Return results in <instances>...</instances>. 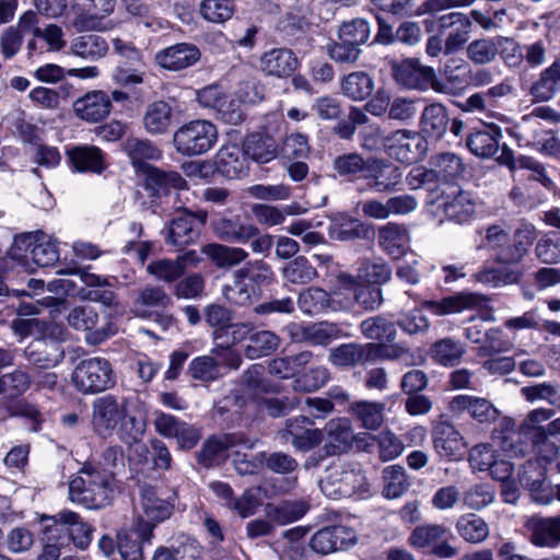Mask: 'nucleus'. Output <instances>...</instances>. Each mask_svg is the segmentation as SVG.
Returning <instances> with one entry per match:
<instances>
[{"instance_id":"1","label":"nucleus","mask_w":560,"mask_h":560,"mask_svg":"<svg viewBox=\"0 0 560 560\" xmlns=\"http://www.w3.org/2000/svg\"><path fill=\"white\" fill-rule=\"evenodd\" d=\"M115 492L114 475L91 466H84L79 476L69 483L70 500L89 509H103L109 505Z\"/></svg>"},{"instance_id":"2","label":"nucleus","mask_w":560,"mask_h":560,"mask_svg":"<svg viewBox=\"0 0 560 560\" xmlns=\"http://www.w3.org/2000/svg\"><path fill=\"white\" fill-rule=\"evenodd\" d=\"M319 487L332 500L351 497L364 499L371 494V485L364 471L352 464L336 463L329 466Z\"/></svg>"},{"instance_id":"3","label":"nucleus","mask_w":560,"mask_h":560,"mask_svg":"<svg viewBox=\"0 0 560 560\" xmlns=\"http://www.w3.org/2000/svg\"><path fill=\"white\" fill-rule=\"evenodd\" d=\"M218 140L217 127L209 120L195 119L179 127L173 136L175 150L184 156L207 153Z\"/></svg>"},{"instance_id":"4","label":"nucleus","mask_w":560,"mask_h":560,"mask_svg":"<svg viewBox=\"0 0 560 560\" xmlns=\"http://www.w3.org/2000/svg\"><path fill=\"white\" fill-rule=\"evenodd\" d=\"M143 174L144 187L152 198V212L159 215L171 214L168 203L178 197L177 190L186 187L185 179L177 172H165L155 166Z\"/></svg>"},{"instance_id":"5","label":"nucleus","mask_w":560,"mask_h":560,"mask_svg":"<svg viewBox=\"0 0 560 560\" xmlns=\"http://www.w3.org/2000/svg\"><path fill=\"white\" fill-rule=\"evenodd\" d=\"M72 383L83 394H96L113 387L116 380L109 361L94 357L82 360L74 368Z\"/></svg>"},{"instance_id":"6","label":"nucleus","mask_w":560,"mask_h":560,"mask_svg":"<svg viewBox=\"0 0 560 560\" xmlns=\"http://www.w3.org/2000/svg\"><path fill=\"white\" fill-rule=\"evenodd\" d=\"M28 250L33 262L38 267H51L59 260L56 242L42 231L15 236L9 254L13 259H21Z\"/></svg>"},{"instance_id":"7","label":"nucleus","mask_w":560,"mask_h":560,"mask_svg":"<svg viewBox=\"0 0 560 560\" xmlns=\"http://www.w3.org/2000/svg\"><path fill=\"white\" fill-rule=\"evenodd\" d=\"M451 529L443 524H423L413 528L408 544L416 549H430L441 559H452L458 555V548L450 544Z\"/></svg>"},{"instance_id":"8","label":"nucleus","mask_w":560,"mask_h":560,"mask_svg":"<svg viewBox=\"0 0 560 560\" xmlns=\"http://www.w3.org/2000/svg\"><path fill=\"white\" fill-rule=\"evenodd\" d=\"M383 148L390 158L411 164L425 156L428 142L421 132L398 129L384 137Z\"/></svg>"},{"instance_id":"9","label":"nucleus","mask_w":560,"mask_h":560,"mask_svg":"<svg viewBox=\"0 0 560 560\" xmlns=\"http://www.w3.org/2000/svg\"><path fill=\"white\" fill-rule=\"evenodd\" d=\"M428 202L436 206V211L442 212L450 221L458 224L470 220L476 211V205L469 192L457 186L443 184L442 189Z\"/></svg>"},{"instance_id":"10","label":"nucleus","mask_w":560,"mask_h":560,"mask_svg":"<svg viewBox=\"0 0 560 560\" xmlns=\"http://www.w3.org/2000/svg\"><path fill=\"white\" fill-rule=\"evenodd\" d=\"M126 405L125 398H117L113 395L97 398L92 406L93 430L102 436L110 435L126 417Z\"/></svg>"},{"instance_id":"11","label":"nucleus","mask_w":560,"mask_h":560,"mask_svg":"<svg viewBox=\"0 0 560 560\" xmlns=\"http://www.w3.org/2000/svg\"><path fill=\"white\" fill-rule=\"evenodd\" d=\"M395 81L407 89L425 91L434 88L436 73L432 67L422 65L416 58H406L392 67Z\"/></svg>"},{"instance_id":"12","label":"nucleus","mask_w":560,"mask_h":560,"mask_svg":"<svg viewBox=\"0 0 560 560\" xmlns=\"http://www.w3.org/2000/svg\"><path fill=\"white\" fill-rule=\"evenodd\" d=\"M154 524L138 518L130 529L117 533V549L122 560H144L143 546L151 544Z\"/></svg>"},{"instance_id":"13","label":"nucleus","mask_w":560,"mask_h":560,"mask_svg":"<svg viewBox=\"0 0 560 560\" xmlns=\"http://www.w3.org/2000/svg\"><path fill=\"white\" fill-rule=\"evenodd\" d=\"M24 355L30 364L35 368L52 369L63 360L65 350L57 338L45 331L27 345L24 349Z\"/></svg>"},{"instance_id":"14","label":"nucleus","mask_w":560,"mask_h":560,"mask_svg":"<svg viewBox=\"0 0 560 560\" xmlns=\"http://www.w3.org/2000/svg\"><path fill=\"white\" fill-rule=\"evenodd\" d=\"M432 442L436 454L451 460L460 459L467 447L464 436L448 421H439L433 427Z\"/></svg>"},{"instance_id":"15","label":"nucleus","mask_w":560,"mask_h":560,"mask_svg":"<svg viewBox=\"0 0 560 560\" xmlns=\"http://www.w3.org/2000/svg\"><path fill=\"white\" fill-rule=\"evenodd\" d=\"M236 445H244L246 448H253L254 442H249L241 434H222L209 438L196 454L197 460L203 467H212L221 463L225 457V452Z\"/></svg>"},{"instance_id":"16","label":"nucleus","mask_w":560,"mask_h":560,"mask_svg":"<svg viewBox=\"0 0 560 560\" xmlns=\"http://www.w3.org/2000/svg\"><path fill=\"white\" fill-rule=\"evenodd\" d=\"M177 213L170 222L165 242L175 247H185L198 240L200 231L197 228V217L187 209L173 206Z\"/></svg>"},{"instance_id":"17","label":"nucleus","mask_w":560,"mask_h":560,"mask_svg":"<svg viewBox=\"0 0 560 560\" xmlns=\"http://www.w3.org/2000/svg\"><path fill=\"white\" fill-rule=\"evenodd\" d=\"M313 424L306 416L288 419L282 430V438L299 451H310L317 446L323 438L320 430L313 428Z\"/></svg>"},{"instance_id":"18","label":"nucleus","mask_w":560,"mask_h":560,"mask_svg":"<svg viewBox=\"0 0 560 560\" xmlns=\"http://www.w3.org/2000/svg\"><path fill=\"white\" fill-rule=\"evenodd\" d=\"M355 540L357 537L352 529L345 526H331L316 532L310 540V547L316 553L328 555L347 549L354 545Z\"/></svg>"},{"instance_id":"19","label":"nucleus","mask_w":560,"mask_h":560,"mask_svg":"<svg viewBox=\"0 0 560 560\" xmlns=\"http://www.w3.org/2000/svg\"><path fill=\"white\" fill-rule=\"evenodd\" d=\"M42 521L59 525L66 532V535L69 536V544L72 541L80 549H86L92 541V526L83 522L72 511L63 510L55 515H44Z\"/></svg>"},{"instance_id":"20","label":"nucleus","mask_w":560,"mask_h":560,"mask_svg":"<svg viewBox=\"0 0 560 560\" xmlns=\"http://www.w3.org/2000/svg\"><path fill=\"white\" fill-rule=\"evenodd\" d=\"M67 322L75 330L92 331L89 340L93 343H100L105 340L109 335L114 334L110 323L105 327L96 328L98 323V313L96 310L88 304L78 305L70 310Z\"/></svg>"},{"instance_id":"21","label":"nucleus","mask_w":560,"mask_h":560,"mask_svg":"<svg viewBox=\"0 0 560 560\" xmlns=\"http://www.w3.org/2000/svg\"><path fill=\"white\" fill-rule=\"evenodd\" d=\"M378 349L376 343H341L329 350L328 361L336 368L350 369L365 364L372 358L375 350Z\"/></svg>"},{"instance_id":"22","label":"nucleus","mask_w":560,"mask_h":560,"mask_svg":"<svg viewBox=\"0 0 560 560\" xmlns=\"http://www.w3.org/2000/svg\"><path fill=\"white\" fill-rule=\"evenodd\" d=\"M200 50L192 44L179 43L158 51L155 62L163 69L180 71L200 59Z\"/></svg>"},{"instance_id":"23","label":"nucleus","mask_w":560,"mask_h":560,"mask_svg":"<svg viewBox=\"0 0 560 560\" xmlns=\"http://www.w3.org/2000/svg\"><path fill=\"white\" fill-rule=\"evenodd\" d=\"M214 235L225 242L245 244L258 235V228L254 224L243 223L238 217H220L211 221Z\"/></svg>"},{"instance_id":"24","label":"nucleus","mask_w":560,"mask_h":560,"mask_svg":"<svg viewBox=\"0 0 560 560\" xmlns=\"http://www.w3.org/2000/svg\"><path fill=\"white\" fill-rule=\"evenodd\" d=\"M73 110L80 119L98 122L112 112L110 97L103 91H91L73 103Z\"/></svg>"},{"instance_id":"25","label":"nucleus","mask_w":560,"mask_h":560,"mask_svg":"<svg viewBox=\"0 0 560 560\" xmlns=\"http://www.w3.org/2000/svg\"><path fill=\"white\" fill-rule=\"evenodd\" d=\"M410 235L404 224L388 222L378 229L377 244L393 259L404 257L409 248Z\"/></svg>"},{"instance_id":"26","label":"nucleus","mask_w":560,"mask_h":560,"mask_svg":"<svg viewBox=\"0 0 560 560\" xmlns=\"http://www.w3.org/2000/svg\"><path fill=\"white\" fill-rule=\"evenodd\" d=\"M401 170L384 159L370 158L365 179H372L370 187L380 192L393 191L400 183Z\"/></svg>"},{"instance_id":"27","label":"nucleus","mask_w":560,"mask_h":560,"mask_svg":"<svg viewBox=\"0 0 560 560\" xmlns=\"http://www.w3.org/2000/svg\"><path fill=\"white\" fill-rule=\"evenodd\" d=\"M530 541L537 547L556 548L560 545V515L532 516L525 524Z\"/></svg>"},{"instance_id":"28","label":"nucleus","mask_w":560,"mask_h":560,"mask_svg":"<svg viewBox=\"0 0 560 560\" xmlns=\"http://www.w3.org/2000/svg\"><path fill=\"white\" fill-rule=\"evenodd\" d=\"M122 149L130 159L132 166L141 173L154 167L150 164L151 161H158L162 158L161 150L149 139L127 138Z\"/></svg>"},{"instance_id":"29","label":"nucleus","mask_w":560,"mask_h":560,"mask_svg":"<svg viewBox=\"0 0 560 560\" xmlns=\"http://www.w3.org/2000/svg\"><path fill=\"white\" fill-rule=\"evenodd\" d=\"M450 408L453 412L467 411L479 423H491L499 416V411L488 399L468 395L455 396Z\"/></svg>"},{"instance_id":"30","label":"nucleus","mask_w":560,"mask_h":560,"mask_svg":"<svg viewBox=\"0 0 560 560\" xmlns=\"http://www.w3.org/2000/svg\"><path fill=\"white\" fill-rule=\"evenodd\" d=\"M371 232L372 228L370 225L346 214H338L332 218L328 226L329 237L340 242L366 240Z\"/></svg>"},{"instance_id":"31","label":"nucleus","mask_w":560,"mask_h":560,"mask_svg":"<svg viewBox=\"0 0 560 560\" xmlns=\"http://www.w3.org/2000/svg\"><path fill=\"white\" fill-rule=\"evenodd\" d=\"M299 67L295 54L288 48H273L260 58V68L268 75L287 78Z\"/></svg>"},{"instance_id":"32","label":"nucleus","mask_w":560,"mask_h":560,"mask_svg":"<svg viewBox=\"0 0 560 560\" xmlns=\"http://www.w3.org/2000/svg\"><path fill=\"white\" fill-rule=\"evenodd\" d=\"M173 107L165 101H154L147 105L142 126L151 136H161L170 131L173 124Z\"/></svg>"},{"instance_id":"33","label":"nucleus","mask_w":560,"mask_h":560,"mask_svg":"<svg viewBox=\"0 0 560 560\" xmlns=\"http://www.w3.org/2000/svg\"><path fill=\"white\" fill-rule=\"evenodd\" d=\"M217 167L224 176L235 178L247 170V156L244 145L225 144L217 153Z\"/></svg>"},{"instance_id":"34","label":"nucleus","mask_w":560,"mask_h":560,"mask_svg":"<svg viewBox=\"0 0 560 560\" xmlns=\"http://www.w3.org/2000/svg\"><path fill=\"white\" fill-rule=\"evenodd\" d=\"M70 52L88 61L102 59L108 52L106 39L100 35L86 33L75 36L70 42Z\"/></svg>"},{"instance_id":"35","label":"nucleus","mask_w":560,"mask_h":560,"mask_svg":"<svg viewBox=\"0 0 560 560\" xmlns=\"http://www.w3.org/2000/svg\"><path fill=\"white\" fill-rule=\"evenodd\" d=\"M140 497L143 515H140L138 518L153 523L155 527L158 523L170 517L172 506L165 500L158 497L154 487L149 485L140 487Z\"/></svg>"},{"instance_id":"36","label":"nucleus","mask_w":560,"mask_h":560,"mask_svg":"<svg viewBox=\"0 0 560 560\" xmlns=\"http://www.w3.org/2000/svg\"><path fill=\"white\" fill-rule=\"evenodd\" d=\"M451 119L447 109L441 103H433L424 107L420 117L421 132L441 139L448 129Z\"/></svg>"},{"instance_id":"37","label":"nucleus","mask_w":560,"mask_h":560,"mask_svg":"<svg viewBox=\"0 0 560 560\" xmlns=\"http://www.w3.org/2000/svg\"><path fill=\"white\" fill-rule=\"evenodd\" d=\"M172 304L171 295L159 285H147L140 289L133 301L136 313L143 317L148 316L149 310L164 311Z\"/></svg>"},{"instance_id":"38","label":"nucleus","mask_w":560,"mask_h":560,"mask_svg":"<svg viewBox=\"0 0 560 560\" xmlns=\"http://www.w3.org/2000/svg\"><path fill=\"white\" fill-rule=\"evenodd\" d=\"M560 91V58L542 70L532 84L529 94L538 102L551 100Z\"/></svg>"},{"instance_id":"39","label":"nucleus","mask_w":560,"mask_h":560,"mask_svg":"<svg viewBox=\"0 0 560 560\" xmlns=\"http://www.w3.org/2000/svg\"><path fill=\"white\" fill-rule=\"evenodd\" d=\"M431 359L442 366H455L460 363L466 354V346L451 337L436 340L430 347Z\"/></svg>"},{"instance_id":"40","label":"nucleus","mask_w":560,"mask_h":560,"mask_svg":"<svg viewBox=\"0 0 560 560\" xmlns=\"http://www.w3.org/2000/svg\"><path fill=\"white\" fill-rule=\"evenodd\" d=\"M219 269H231L241 265L248 257V253L241 247H232L223 244H207L201 249Z\"/></svg>"},{"instance_id":"41","label":"nucleus","mask_w":560,"mask_h":560,"mask_svg":"<svg viewBox=\"0 0 560 560\" xmlns=\"http://www.w3.org/2000/svg\"><path fill=\"white\" fill-rule=\"evenodd\" d=\"M479 304L480 298L477 294L460 292L440 301H428L424 305L434 315L444 316L474 308Z\"/></svg>"},{"instance_id":"42","label":"nucleus","mask_w":560,"mask_h":560,"mask_svg":"<svg viewBox=\"0 0 560 560\" xmlns=\"http://www.w3.org/2000/svg\"><path fill=\"white\" fill-rule=\"evenodd\" d=\"M501 132L497 128H485L471 132L466 139V147L476 156L483 159L494 156L500 149Z\"/></svg>"},{"instance_id":"43","label":"nucleus","mask_w":560,"mask_h":560,"mask_svg":"<svg viewBox=\"0 0 560 560\" xmlns=\"http://www.w3.org/2000/svg\"><path fill=\"white\" fill-rule=\"evenodd\" d=\"M350 413L366 430H378L384 422L385 404L380 401L358 400L350 405Z\"/></svg>"},{"instance_id":"44","label":"nucleus","mask_w":560,"mask_h":560,"mask_svg":"<svg viewBox=\"0 0 560 560\" xmlns=\"http://www.w3.org/2000/svg\"><path fill=\"white\" fill-rule=\"evenodd\" d=\"M374 88L373 78L365 71H353L345 75L340 81L342 95L355 102L370 97Z\"/></svg>"},{"instance_id":"45","label":"nucleus","mask_w":560,"mask_h":560,"mask_svg":"<svg viewBox=\"0 0 560 560\" xmlns=\"http://www.w3.org/2000/svg\"><path fill=\"white\" fill-rule=\"evenodd\" d=\"M281 339L271 330H255L250 331L248 342L244 348V354L248 359H258L270 355L280 346Z\"/></svg>"},{"instance_id":"46","label":"nucleus","mask_w":560,"mask_h":560,"mask_svg":"<svg viewBox=\"0 0 560 560\" xmlns=\"http://www.w3.org/2000/svg\"><path fill=\"white\" fill-rule=\"evenodd\" d=\"M431 165L430 171L435 173V180L439 184H447L448 180L459 177L465 171L462 158L452 152L434 155Z\"/></svg>"},{"instance_id":"47","label":"nucleus","mask_w":560,"mask_h":560,"mask_svg":"<svg viewBox=\"0 0 560 560\" xmlns=\"http://www.w3.org/2000/svg\"><path fill=\"white\" fill-rule=\"evenodd\" d=\"M244 270L234 271L232 284L224 289L226 300L240 306L249 305L259 296V290L244 277Z\"/></svg>"},{"instance_id":"48","label":"nucleus","mask_w":560,"mask_h":560,"mask_svg":"<svg viewBox=\"0 0 560 560\" xmlns=\"http://www.w3.org/2000/svg\"><path fill=\"white\" fill-rule=\"evenodd\" d=\"M313 353L308 350L296 354L275 358L270 361L269 373L280 378L287 380L295 376L312 360Z\"/></svg>"},{"instance_id":"49","label":"nucleus","mask_w":560,"mask_h":560,"mask_svg":"<svg viewBox=\"0 0 560 560\" xmlns=\"http://www.w3.org/2000/svg\"><path fill=\"white\" fill-rule=\"evenodd\" d=\"M247 158L257 163H267L277 156L278 144L267 135L254 133L243 142Z\"/></svg>"},{"instance_id":"50","label":"nucleus","mask_w":560,"mask_h":560,"mask_svg":"<svg viewBox=\"0 0 560 560\" xmlns=\"http://www.w3.org/2000/svg\"><path fill=\"white\" fill-rule=\"evenodd\" d=\"M68 155L78 172L101 173L104 168L103 155L97 147H74L68 151Z\"/></svg>"},{"instance_id":"51","label":"nucleus","mask_w":560,"mask_h":560,"mask_svg":"<svg viewBox=\"0 0 560 560\" xmlns=\"http://www.w3.org/2000/svg\"><path fill=\"white\" fill-rule=\"evenodd\" d=\"M457 534L470 544L485 541L490 533L489 525L475 513L464 514L458 517L455 524Z\"/></svg>"},{"instance_id":"52","label":"nucleus","mask_w":560,"mask_h":560,"mask_svg":"<svg viewBox=\"0 0 560 560\" xmlns=\"http://www.w3.org/2000/svg\"><path fill=\"white\" fill-rule=\"evenodd\" d=\"M43 532L44 547L37 560H57L61 550L69 547V536L59 525H54L52 522H47Z\"/></svg>"},{"instance_id":"53","label":"nucleus","mask_w":560,"mask_h":560,"mask_svg":"<svg viewBox=\"0 0 560 560\" xmlns=\"http://www.w3.org/2000/svg\"><path fill=\"white\" fill-rule=\"evenodd\" d=\"M358 278L364 283L380 287L392 279V268L383 258L362 259L358 268Z\"/></svg>"},{"instance_id":"54","label":"nucleus","mask_w":560,"mask_h":560,"mask_svg":"<svg viewBox=\"0 0 560 560\" xmlns=\"http://www.w3.org/2000/svg\"><path fill=\"white\" fill-rule=\"evenodd\" d=\"M360 330L366 339L392 342L396 338V326L384 316L376 315L361 322Z\"/></svg>"},{"instance_id":"55","label":"nucleus","mask_w":560,"mask_h":560,"mask_svg":"<svg viewBox=\"0 0 560 560\" xmlns=\"http://www.w3.org/2000/svg\"><path fill=\"white\" fill-rule=\"evenodd\" d=\"M326 432L329 445L334 453L348 450L353 442V430L350 421L346 418L332 419L326 424Z\"/></svg>"},{"instance_id":"56","label":"nucleus","mask_w":560,"mask_h":560,"mask_svg":"<svg viewBox=\"0 0 560 560\" xmlns=\"http://www.w3.org/2000/svg\"><path fill=\"white\" fill-rule=\"evenodd\" d=\"M282 277L293 284H306L316 279L318 273L305 257L299 256L284 265Z\"/></svg>"},{"instance_id":"57","label":"nucleus","mask_w":560,"mask_h":560,"mask_svg":"<svg viewBox=\"0 0 560 560\" xmlns=\"http://www.w3.org/2000/svg\"><path fill=\"white\" fill-rule=\"evenodd\" d=\"M492 38L474 39L466 46L467 58L476 66L493 62L499 54V45Z\"/></svg>"},{"instance_id":"58","label":"nucleus","mask_w":560,"mask_h":560,"mask_svg":"<svg viewBox=\"0 0 560 560\" xmlns=\"http://www.w3.org/2000/svg\"><path fill=\"white\" fill-rule=\"evenodd\" d=\"M369 163L370 158L364 159L361 154L351 152L338 155L332 162V168L340 176L365 178Z\"/></svg>"},{"instance_id":"59","label":"nucleus","mask_w":560,"mask_h":560,"mask_svg":"<svg viewBox=\"0 0 560 560\" xmlns=\"http://www.w3.org/2000/svg\"><path fill=\"white\" fill-rule=\"evenodd\" d=\"M384 490L388 499H396L409 488L405 468L399 465H392L383 470Z\"/></svg>"},{"instance_id":"60","label":"nucleus","mask_w":560,"mask_h":560,"mask_svg":"<svg viewBox=\"0 0 560 560\" xmlns=\"http://www.w3.org/2000/svg\"><path fill=\"white\" fill-rule=\"evenodd\" d=\"M253 331V325L249 323H232V320L224 327L212 331L213 340L219 347H233L234 345L248 339Z\"/></svg>"},{"instance_id":"61","label":"nucleus","mask_w":560,"mask_h":560,"mask_svg":"<svg viewBox=\"0 0 560 560\" xmlns=\"http://www.w3.org/2000/svg\"><path fill=\"white\" fill-rule=\"evenodd\" d=\"M517 138L525 143V145L534 147L541 142L544 136H549V131L545 129L535 116L525 115L520 122L515 126Z\"/></svg>"},{"instance_id":"62","label":"nucleus","mask_w":560,"mask_h":560,"mask_svg":"<svg viewBox=\"0 0 560 560\" xmlns=\"http://www.w3.org/2000/svg\"><path fill=\"white\" fill-rule=\"evenodd\" d=\"M191 378L200 382H211L220 377V363L212 355H201L191 360L188 366Z\"/></svg>"},{"instance_id":"63","label":"nucleus","mask_w":560,"mask_h":560,"mask_svg":"<svg viewBox=\"0 0 560 560\" xmlns=\"http://www.w3.org/2000/svg\"><path fill=\"white\" fill-rule=\"evenodd\" d=\"M329 378L330 373L327 368H312L293 381V389L296 393H312L323 387Z\"/></svg>"},{"instance_id":"64","label":"nucleus","mask_w":560,"mask_h":560,"mask_svg":"<svg viewBox=\"0 0 560 560\" xmlns=\"http://www.w3.org/2000/svg\"><path fill=\"white\" fill-rule=\"evenodd\" d=\"M235 11L233 0H202L199 7L201 16L211 23H224Z\"/></svg>"}]
</instances>
